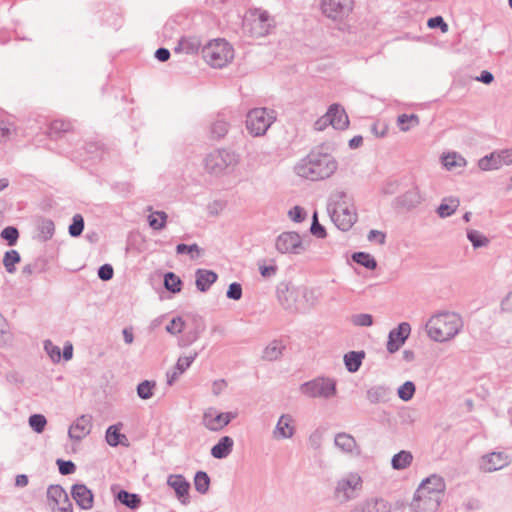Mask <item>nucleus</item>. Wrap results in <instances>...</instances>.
I'll return each mask as SVG.
<instances>
[{
	"label": "nucleus",
	"mask_w": 512,
	"mask_h": 512,
	"mask_svg": "<svg viewBox=\"0 0 512 512\" xmlns=\"http://www.w3.org/2000/svg\"><path fill=\"white\" fill-rule=\"evenodd\" d=\"M337 168L338 163L332 155L313 150L297 163L294 170L302 178L319 181L332 176Z\"/></svg>",
	"instance_id": "obj_1"
},
{
	"label": "nucleus",
	"mask_w": 512,
	"mask_h": 512,
	"mask_svg": "<svg viewBox=\"0 0 512 512\" xmlns=\"http://www.w3.org/2000/svg\"><path fill=\"white\" fill-rule=\"evenodd\" d=\"M464 323L460 314L453 311H439L427 321L425 330L428 337L439 343L454 339L463 329Z\"/></svg>",
	"instance_id": "obj_2"
},
{
	"label": "nucleus",
	"mask_w": 512,
	"mask_h": 512,
	"mask_svg": "<svg viewBox=\"0 0 512 512\" xmlns=\"http://www.w3.org/2000/svg\"><path fill=\"white\" fill-rule=\"evenodd\" d=\"M328 209L331 220L342 231H348L357 221L356 208L344 191L332 194Z\"/></svg>",
	"instance_id": "obj_3"
},
{
	"label": "nucleus",
	"mask_w": 512,
	"mask_h": 512,
	"mask_svg": "<svg viewBox=\"0 0 512 512\" xmlns=\"http://www.w3.org/2000/svg\"><path fill=\"white\" fill-rule=\"evenodd\" d=\"M240 162V155L229 149H216L204 159L205 170L214 176H223L235 170Z\"/></svg>",
	"instance_id": "obj_4"
},
{
	"label": "nucleus",
	"mask_w": 512,
	"mask_h": 512,
	"mask_svg": "<svg viewBox=\"0 0 512 512\" xmlns=\"http://www.w3.org/2000/svg\"><path fill=\"white\" fill-rule=\"evenodd\" d=\"M202 56L212 68L221 69L233 60L234 49L226 40L214 39L202 48Z\"/></svg>",
	"instance_id": "obj_5"
},
{
	"label": "nucleus",
	"mask_w": 512,
	"mask_h": 512,
	"mask_svg": "<svg viewBox=\"0 0 512 512\" xmlns=\"http://www.w3.org/2000/svg\"><path fill=\"white\" fill-rule=\"evenodd\" d=\"M363 488L362 477L357 472H349L337 480L333 496L341 504L359 497Z\"/></svg>",
	"instance_id": "obj_6"
},
{
	"label": "nucleus",
	"mask_w": 512,
	"mask_h": 512,
	"mask_svg": "<svg viewBox=\"0 0 512 512\" xmlns=\"http://www.w3.org/2000/svg\"><path fill=\"white\" fill-rule=\"evenodd\" d=\"M276 120V112L265 107L254 108L246 115V129L254 137L266 134Z\"/></svg>",
	"instance_id": "obj_7"
},
{
	"label": "nucleus",
	"mask_w": 512,
	"mask_h": 512,
	"mask_svg": "<svg viewBox=\"0 0 512 512\" xmlns=\"http://www.w3.org/2000/svg\"><path fill=\"white\" fill-rule=\"evenodd\" d=\"M274 27V20L265 10L256 9L244 19L243 29L250 36L260 38L268 35Z\"/></svg>",
	"instance_id": "obj_8"
},
{
	"label": "nucleus",
	"mask_w": 512,
	"mask_h": 512,
	"mask_svg": "<svg viewBox=\"0 0 512 512\" xmlns=\"http://www.w3.org/2000/svg\"><path fill=\"white\" fill-rule=\"evenodd\" d=\"M300 392L309 398L330 399L336 395V381L329 377H317L300 385Z\"/></svg>",
	"instance_id": "obj_9"
},
{
	"label": "nucleus",
	"mask_w": 512,
	"mask_h": 512,
	"mask_svg": "<svg viewBox=\"0 0 512 512\" xmlns=\"http://www.w3.org/2000/svg\"><path fill=\"white\" fill-rule=\"evenodd\" d=\"M237 416V412H218L216 408L209 407L204 411L201 423L209 431L218 432Z\"/></svg>",
	"instance_id": "obj_10"
},
{
	"label": "nucleus",
	"mask_w": 512,
	"mask_h": 512,
	"mask_svg": "<svg viewBox=\"0 0 512 512\" xmlns=\"http://www.w3.org/2000/svg\"><path fill=\"white\" fill-rule=\"evenodd\" d=\"M275 248L281 254H301L305 250L300 235L294 231L281 233L275 240Z\"/></svg>",
	"instance_id": "obj_11"
},
{
	"label": "nucleus",
	"mask_w": 512,
	"mask_h": 512,
	"mask_svg": "<svg viewBox=\"0 0 512 512\" xmlns=\"http://www.w3.org/2000/svg\"><path fill=\"white\" fill-rule=\"evenodd\" d=\"M353 0H322L321 7L324 15L332 20L341 21L352 11Z\"/></svg>",
	"instance_id": "obj_12"
},
{
	"label": "nucleus",
	"mask_w": 512,
	"mask_h": 512,
	"mask_svg": "<svg viewBox=\"0 0 512 512\" xmlns=\"http://www.w3.org/2000/svg\"><path fill=\"white\" fill-rule=\"evenodd\" d=\"M166 484L173 489L180 504L187 506L190 504L189 491L190 482L182 474H170L167 476Z\"/></svg>",
	"instance_id": "obj_13"
},
{
	"label": "nucleus",
	"mask_w": 512,
	"mask_h": 512,
	"mask_svg": "<svg viewBox=\"0 0 512 512\" xmlns=\"http://www.w3.org/2000/svg\"><path fill=\"white\" fill-rule=\"evenodd\" d=\"M422 489H417L410 503V512H436L441 501L426 494Z\"/></svg>",
	"instance_id": "obj_14"
},
{
	"label": "nucleus",
	"mask_w": 512,
	"mask_h": 512,
	"mask_svg": "<svg viewBox=\"0 0 512 512\" xmlns=\"http://www.w3.org/2000/svg\"><path fill=\"white\" fill-rule=\"evenodd\" d=\"M509 463L510 459L506 453L491 452L481 457L479 466L481 471L491 473L505 468Z\"/></svg>",
	"instance_id": "obj_15"
},
{
	"label": "nucleus",
	"mask_w": 512,
	"mask_h": 512,
	"mask_svg": "<svg viewBox=\"0 0 512 512\" xmlns=\"http://www.w3.org/2000/svg\"><path fill=\"white\" fill-rule=\"evenodd\" d=\"M410 333L411 326L407 322H402L396 328L392 329L388 335L387 351L389 353L397 352L405 343Z\"/></svg>",
	"instance_id": "obj_16"
},
{
	"label": "nucleus",
	"mask_w": 512,
	"mask_h": 512,
	"mask_svg": "<svg viewBox=\"0 0 512 512\" xmlns=\"http://www.w3.org/2000/svg\"><path fill=\"white\" fill-rule=\"evenodd\" d=\"M334 445L344 454L350 456H359L361 448L355 438L346 432H339L334 437Z\"/></svg>",
	"instance_id": "obj_17"
},
{
	"label": "nucleus",
	"mask_w": 512,
	"mask_h": 512,
	"mask_svg": "<svg viewBox=\"0 0 512 512\" xmlns=\"http://www.w3.org/2000/svg\"><path fill=\"white\" fill-rule=\"evenodd\" d=\"M427 492L426 494L438 500H442L446 488L444 479L436 474H433L424 479L417 489H422Z\"/></svg>",
	"instance_id": "obj_18"
},
{
	"label": "nucleus",
	"mask_w": 512,
	"mask_h": 512,
	"mask_svg": "<svg viewBox=\"0 0 512 512\" xmlns=\"http://www.w3.org/2000/svg\"><path fill=\"white\" fill-rule=\"evenodd\" d=\"M393 398V390L384 384L369 387L366 391V399L370 404H386Z\"/></svg>",
	"instance_id": "obj_19"
},
{
	"label": "nucleus",
	"mask_w": 512,
	"mask_h": 512,
	"mask_svg": "<svg viewBox=\"0 0 512 512\" xmlns=\"http://www.w3.org/2000/svg\"><path fill=\"white\" fill-rule=\"evenodd\" d=\"M350 512H391V504L383 498H369L353 506Z\"/></svg>",
	"instance_id": "obj_20"
},
{
	"label": "nucleus",
	"mask_w": 512,
	"mask_h": 512,
	"mask_svg": "<svg viewBox=\"0 0 512 512\" xmlns=\"http://www.w3.org/2000/svg\"><path fill=\"white\" fill-rule=\"evenodd\" d=\"M72 498L83 510H90L93 507L94 495L84 484H74L71 488Z\"/></svg>",
	"instance_id": "obj_21"
},
{
	"label": "nucleus",
	"mask_w": 512,
	"mask_h": 512,
	"mask_svg": "<svg viewBox=\"0 0 512 512\" xmlns=\"http://www.w3.org/2000/svg\"><path fill=\"white\" fill-rule=\"evenodd\" d=\"M273 438L276 440L290 439L295 434V426L293 418L290 414H282L272 432Z\"/></svg>",
	"instance_id": "obj_22"
},
{
	"label": "nucleus",
	"mask_w": 512,
	"mask_h": 512,
	"mask_svg": "<svg viewBox=\"0 0 512 512\" xmlns=\"http://www.w3.org/2000/svg\"><path fill=\"white\" fill-rule=\"evenodd\" d=\"M325 122H329L333 128L343 130L349 124V119L344 109L338 104H332L324 115Z\"/></svg>",
	"instance_id": "obj_23"
},
{
	"label": "nucleus",
	"mask_w": 512,
	"mask_h": 512,
	"mask_svg": "<svg viewBox=\"0 0 512 512\" xmlns=\"http://www.w3.org/2000/svg\"><path fill=\"white\" fill-rule=\"evenodd\" d=\"M91 427V417L82 415L69 427L68 435L71 439L80 441L90 433Z\"/></svg>",
	"instance_id": "obj_24"
},
{
	"label": "nucleus",
	"mask_w": 512,
	"mask_h": 512,
	"mask_svg": "<svg viewBox=\"0 0 512 512\" xmlns=\"http://www.w3.org/2000/svg\"><path fill=\"white\" fill-rule=\"evenodd\" d=\"M298 296L299 292L294 288L286 287L284 290L279 289L277 292V298L280 305L283 307V309L291 313H295L300 310V307L297 303Z\"/></svg>",
	"instance_id": "obj_25"
},
{
	"label": "nucleus",
	"mask_w": 512,
	"mask_h": 512,
	"mask_svg": "<svg viewBox=\"0 0 512 512\" xmlns=\"http://www.w3.org/2000/svg\"><path fill=\"white\" fill-rule=\"evenodd\" d=\"M423 201L418 187H413L396 198V203L406 209L417 207Z\"/></svg>",
	"instance_id": "obj_26"
},
{
	"label": "nucleus",
	"mask_w": 512,
	"mask_h": 512,
	"mask_svg": "<svg viewBox=\"0 0 512 512\" xmlns=\"http://www.w3.org/2000/svg\"><path fill=\"white\" fill-rule=\"evenodd\" d=\"M217 274L208 269H197L195 272V284L199 291L206 292L217 281Z\"/></svg>",
	"instance_id": "obj_27"
},
{
	"label": "nucleus",
	"mask_w": 512,
	"mask_h": 512,
	"mask_svg": "<svg viewBox=\"0 0 512 512\" xmlns=\"http://www.w3.org/2000/svg\"><path fill=\"white\" fill-rule=\"evenodd\" d=\"M233 446V439L229 436H223L218 443L211 448V455L215 459H224L231 454Z\"/></svg>",
	"instance_id": "obj_28"
},
{
	"label": "nucleus",
	"mask_w": 512,
	"mask_h": 512,
	"mask_svg": "<svg viewBox=\"0 0 512 512\" xmlns=\"http://www.w3.org/2000/svg\"><path fill=\"white\" fill-rule=\"evenodd\" d=\"M441 162L448 171L461 170L467 165L466 159L457 152L444 154L441 157Z\"/></svg>",
	"instance_id": "obj_29"
},
{
	"label": "nucleus",
	"mask_w": 512,
	"mask_h": 512,
	"mask_svg": "<svg viewBox=\"0 0 512 512\" xmlns=\"http://www.w3.org/2000/svg\"><path fill=\"white\" fill-rule=\"evenodd\" d=\"M229 128V119L224 113H222L218 114L215 120L212 122L210 132L212 137L220 139L228 133Z\"/></svg>",
	"instance_id": "obj_30"
},
{
	"label": "nucleus",
	"mask_w": 512,
	"mask_h": 512,
	"mask_svg": "<svg viewBox=\"0 0 512 512\" xmlns=\"http://www.w3.org/2000/svg\"><path fill=\"white\" fill-rule=\"evenodd\" d=\"M460 206V200L457 197H445L442 199L436 212L442 219L452 216Z\"/></svg>",
	"instance_id": "obj_31"
},
{
	"label": "nucleus",
	"mask_w": 512,
	"mask_h": 512,
	"mask_svg": "<svg viewBox=\"0 0 512 512\" xmlns=\"http://www.w3.org/2000/svg\"><path fill=\"white\" fill-rule=\"evenodd\" d=\"M54 232V222L50 219H41L37 224L36 238L41 242H46L53 237Z\"/></svg>",
	"instance_id": "obj_32"
},
{
	"label": "nucleus",
	"mask_w": 512,
	"mask_h": 512,
	"mask_svg": "<svg viewBox=\"0 0 512 512\" xmlns=\"http://www.w3.org/2000/svg\"><path fill=\"white\" fill-rule=\"evenodd\" d=\"M364 357V351H350L346 353L344 355V364L346 369L351 373L357 372L362 364Z\"/></svg>",
	"instance_id": "obj_33"
},
{
	"label": "nucleus",
	"mask_w": 512,
	"mask_h": 512,
	"mask_svg": "<svg viewBox=\"0 0 512 512\" xmlns=\"http://www.w3.org/2000/svg\"><path fill=\"white\" fill-rule=\"evenodd\" d=\"M106 441L107 443L112 446L116 447L118 445H127L124 441H127V437L124 434L120 433V426L119 425H111L106 430Z\"/></svg>",
	"instance_id": "obj_34"
},
{
	"label": "nucleus",
	"mask_w": 512,
	"mask_h": 512,
	"mask_svg": "<svg viewBox=\"0 0 512 512\" xmlns=\"http://www.w3.org/2000/svg\"><path fill=\"white\" fill-rule=\"evenodd\" d=\"M47 498L52 507L61 504V501H66L69 497L60 485H50L47 489Z\"/></svg>",
	"instance_id": "obj_35"
},
{
	"label": "nucleus",
	"mask_w": 512,
	"mask_h": 512,
	"mask_svg": "<svg viewBox=\"0 0 512 512\" xmlns=\"http://www.w3.org/2000/svg\"><path fill=\"white\" fill-rule=\"evenodd\" d=\"M467 239L471 242L474 249L486 247L490 240L487 236L475 229L466 230Z\"/></svg>",
	"instance_id": "obj_36"
},
{
	"label": "nucleus",
	"mask_w": 512,
	"mask_h": 512,
	"mask_svg": "<svg viewBox=\"0 0 512 512\" xmlns=\"http://www.w3.org/2000/svg\"><path fill=\"white\" fill-rule=\"evenodd\" d=\"M118 501L130 509H136L140 506L141 498L138 494L129 493L121 490L117 494Z\"/></svg>",
	"instance_id": "obj_37"
},
{
	"label": "nucleus",
	"mask_w": 512,
	"mask_h": 512,
	"mask_svg": "<svg viewBox=\"0 0 512 512\" xmlns=\"http://www.w3.org/2000/svg\"><path fill=\"white\" fill-rule=\"evenodd\" d=\"M413 460V456L409 451L402 450L395 454L392 458V467L396 470L407 468Z\"/></svg>",
	"instance_id": "obj_38"
},
{
	"label": "nucleus",
	"mask_w": 512,
	"mask_h": 512,
	"mask_svg": "<svg viewBox=\"0 0 512 512\" xmlns=\"http://www.w3.org/2000/svg\"><path fill=\"white\" fill-rule=\"evenodd\" d=\"M478 167L483 171L499 169L501 166L499 162V155L497 154V152H492L491 154L479 159Z\"/></svg>",
	"instance_id": "obj_39"
},
{
	"label": "nucleus",
	"mask_w": 512,
	"mask_h": 512,
	"mask_svg": "<svg viewBox=\"0 0 512 512\" xmlns=\"http://www.w3.org/2000/svg\"><path fill=\"white\" fill-rule=\"evenodd\" d=\"M194 486L197 492L204 495L210 487V477L205 471H197L194 476Z\"/></svg>",
	"instance_id": "obj_40"
},
{
	"label": "nucleus",
	"mask_w": 512,
	"mask_h": 512,
	"mask_svg": "<svg viewBox=\"0 0 512 512\" xmlns=\"http://www.w3.org/2000/svg\"><path fill=\"white\" fill-rule=\"evenodd\" d=\"M352 260L369 270H374L377 267L375 258L366 252H355L352 255Z\"/></svg>",
	"instance_id": "obj_41"
},
{
	"label": "nucleus",
	"mask_w": 512,
	"mask_h": 512,
	"mask_svg": "<svg viewBox=\"0 0 512 512\" xmlns=\"http://www.w3.org/2000/svg\"><path fill=\"white\" fill-rule=\"evenodd\" d=\"M168 215L164 211H155L148 216L149 226L154 230L165 228Z\"/></svg>",
	"instance_id": "obj_42"
},
{
	"label": "nucleus",
	"mask_w": 512,
	"mask_h": 512,
	"mask_svg": "<svg viewBox=\"0 0 512 512\" xmlns=\"http://www.w3.org/2000/svg\"><path fill=\"white\" fill-rule=\"evenodd\" d=\"M20 261V254L16 250H9L4 254L3 265L8 273H14L16 271L15 265Z\"/></svg>",
	"instance_id": "obj_43"
},
{
	"label": "nucleus",
	"mask_w": 512,
	"mask_h": 512,
	"mask_svg": "<svg viewBox=\"0 0 512 512\" xmlns=\"http://www.w3.org/2000/svg\"><path fill=\"white\" fill-rule=\"evenodd\" d=\"M156 387L155 381L144 380L137 385V395L143 400L150 399L154 394Z\"/></svg>",
	"instance_id": "obj_44"
},
{
	"label": "nucleus",
	"mask_w": 512,
	"mask_h": 512,
	"mask_svg": "<svg viewBox=\"0 0 512 512\" xmlns=\"http://www.w3.org/2000/svg\"><path fill=\"white\" fill-rule=\"evenodd\" d=\"M182 281L181 279L173 272H167L164 275V287L172 292L178 293L181 291Z\"/></svg>",
	"instance_id": "obj_45"
},
{
	"label": "nucleus",
	"mask_w": 512,
	"mask_h": 512,
	"mask_svg": "<svg viewBox=\"0 0 512 512\" xmlns=\"http://www.w3.org/2000/svg\"><path fill=\"white\" fill-rule=\"evenodd\" d=\"M203 329L200 327H195L189 331H187L184 335H182L178 339V345L180 347H188L197 341L202 333Z\"/></svg>",
	"instance_id": "obj_46"
},
{
	"label": "nucleus",
	"mask_w": 512,
	"mask_h": 512,
	"mask_svg": "<svg viewBox=\"0 0 512 512\" xmlns=\"http://www.w3.org/2000/svg\"><path fill=\"white\" fill-rule=\"evenodd\" d=\"M397 123L401 131L407 132L412 127L417 126L419 124V118L415 114H402L398 116Z\"/></svg>",
	"instance_id": "obj_47"
},
{
	"label": "nucleus",
	"mask_w": 512,
	"mask_h": 512,
	"mask_svg": "<svg viewBox=\"0 0 512 512\" xmlns=\"http://www.w3.org/2000/svg\"><path fill=\"white\" fill-rule=\"evenodd\" d=\"M203 250L196 244L193 243L191 245L186 244H178L176 246L177 254H188L191 259H196L202 255Z\"/></svg>",
	"instance_id": "obj_48"
},
{
	"label": "nucleus",
	"mask_w": 512,
	"mask_h": 512,
	"mask_svg": "<svg viewBox=\"0 0 512 512\" xmlns=\"http://www.w3.org/2000/svg\"><path fill=\"white\" fill-rule=\"evenodd\" d=\"M72 125L69 121L55 120L50 124L49 135L58 137L61 133L68 132Z\"/></svg>",
	"instance_id": "obj_49"
},
{
	"label": "nucleus",
	"mask_w": 512,
	"mask_h": 512,
	"mask_svg": "<svg viewBox=\"0 0 512 512\" xmlns=\"http://www.w3.org/2000/svg\"><path fill=\"white\" fill-rule=\"evenodd\" d=\"M415 390V384L412 381H406L398 388L397 394L401 400L409 401L413 398Z\"/></svg>",
	"instance_id": "obj_50"
},
{
	"label": "nucleus",
	"mask_w": 512,
	"mask_h": 512,
	"mask_svg": "<svg viewBox=\"0 0 512 512\" xmlns=\"http://www.w3.org/2000/svg\"><path fill=\"white\" fill-rule=\"evenodd\" d=\"M282 354V346L279 342L274 341L264 350V358L269 361L276 360Z\"/></svg>",
	"instance_id": "obj_51"
},
{
	"label": "nucleus",
	"mask_w": 512,
	"mask_h": 512,
	"mask_svg": "<svg viewBox=\"0 0 512 512\" xmlns=\"http://www.w3.org/2000/svg\"><path fill=\"white\" fill-rule=\"evenodd\" d=\"M84 229V219L82 215L75 214L72 218V223L69 226V234L72 237H78L81 235Z\"/></svg>",
	"instance_id": "obj_52"
},
{
	"label": "nucleus",
	"mask_w": 512,
	"mask_h": 512,
	"mask_svg": "<svg viewBox=\"0 0 512 512\" xmlns=\"http://www.w3.org/2000/svg\"><path fill=\"white\" fill-rule=\"evenodd\" d=\"M44 350L46 351L47 355L50 357L53 363L60 362L61 350L57 345L53 344L51 340L44 341Z\"/></svg>",
	"instance_id": "obj_53"
},
{
	"label": "nucleus",
	"mask_w": 512,
	"mask_h": 512,
	"mask_svg": "<svg viewBox=\"0 0 512 512\" xmlns=\"http://www.w3.org/2000/svg\"><path fill=\"white\" fill-rule=\"evenodd\" d=\"M0 236L8 242V245L13 246L19 238V231L16 227L7 226L1 231Z\"/></svg>",
	"instance_id": "obj_54"
},
{
	"label": "nucleus",
	"mask_w": 512,
	"mask_h": 512,
	"mask_svg": "<svg viewBox=\"0 0 512 512\" xmlns=\"http://www.w3.org/2000/svg\"><path fill=\"white\" fill-rule=\"evenodd\" d=\"M47 420L42 414H33L29 417V425L36 432H43Z\"/></svg>",
	"instance_id": "obj_55"
},
{
	"label": "nucleus",
	"mask_w": 512,
	"mask_h": 512,
	"mask_svg": "<svg viewBox=\"0 0 512 512\" xmlns=\"http://www.w3.org/2000/svg\"><path fill=\"white\" fill-rule=\"evenodd\" d=\"M15 133V127L12 123L0 120V143L8 141Z\"/></svg>",
	"instance_id": "obj_56"
},
{
	"label": "nucleus",
	"mask_w": 512,
	"mask_h": 512,
	"mask_svg": "<svg viewBox=\"0 0 512 512\" xmlns=\"http://www.w3.org/2000/svg\"><path fill=\"white\" fill-rule=\"evenodd\" d=\"M198 357V353L194 352L193 354L189 356H181L178 358L175 369L179 370L180 372L184 373L194 362V360Z\"/></svg>",
	"instance_id": "obj_57"
},
{
	"label": "nucleus",
	"mask_w": 512,
	"mask_h": 512,
	"mask_svg": "<svg viewBox=\"0 0 512 512\" xmlns=\"http://www.w3.org/2000/svg\"><path fill=\"white\" fill-rule=\"evenodd\" d=\"M185 322L181 317H174L166 326V331L172 335H177L183 331Z\"/></svg>",
	"instance_id": "obj_58"
},
{
	"label": "nucleus",
	"mask_w": 512,
	"mask_h": 512,
	"mask_svg": "<svg viewBox=\"0 0 512 512\" xmlns=\"http://www.w3.org/2000/svg\"><path fill=\"white\" fill-rule=\"evenodd\" d=\"M351 321L355 326L369 327L373 324V317L367 313H359L353 315Z\"/></svg>",
	"instance_id": "obj_59"
},
{
	"label": "nucleus",
	"mask_w": 512,
	"mask_h": 512,
	"mask_svg": "<svg viewBox=\"0 0 512 512\" xmlns=\"http://www.w3.org/2000/svg\"><path fill=\"white\" fill-rule=\"evenodd\" d=\"M225 207V201L214 200L207 205L206 210L209 216L216 217L224 210Z\"/></svg>",
	"instance_id": "obj_60"
},
{
	"label": "nucleus",
	"mask_w": 512,
	"mask_h": 512,
	"mask_svg": "<svg viewBox=\"0 0 512 512\" xmlns=\"http://www.w3.org/2000/svg\"><path fill=\"white\" fill-rule=\"evenodd\" d=\"M288 216L292 221L296 223H301L302 221L305 220L307 213L302 207L294 206L292 209L289 210Z\"/></svg>",
	"instance_id": "obj_61"
},
{
	"label": "nucleus",
	"mask_w": 512,
	"mask_h": 512,
	"mask_svg": "<svg viewBox=\"0 0 512 512\" xmlns=\"http://www.w3.org/2000/svg\"><path fill=\"white\" fill-rule=\"evenodd\" d=\"M427 25L431 29L440 28V30L443 33H446L448 31V24L444 21L443 17L441 16L430 18L427 22Z\"/></svg>",
	"instance_id": "obj_62"
},
{
	"label": "nucleus",
	"mask_w": 512,
	"mask_h": 512,
	"mask_svg": "<svg viewBox=\"0 0 512 512\" xmlns=\"http://www.w3.org/2000/svg\"><path fill=\"white\" fill-rule=\"evenodd\" d=\"M57 465H58L59 472L62 475L72 474L76 470V466L72 461H65V460L58 459Z\"/></svg>",
	"instance_id": "obj_63"
},
{
	"label": "nucleus",
	"mask_w": 512,
	"mask_h": 512,
	"mask_svg": "<svg viewBox=\"0 0 512 512\" xmlns=\"http://www.w3.org/2000/svg\"><path fill=\"white\" fill-rule=\"evenodd\" d=\"M500 310L502 313L512 314V289L501 300Z\"/></svg>",
	"instance_id": "obj_64"
}]
</instances>
